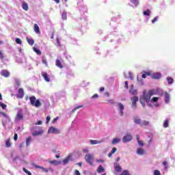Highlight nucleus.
I'll list each match as a JSON object with an SVG mask.
<instances>
[{
  "label": "nucleus",
  "instance_id": "1",
  "mask_svg": "<svg viewBox=\"0 0 175 175\" xmlns=\"http://www.w3.org/2000/svg\"><path fill=\"white\" fill-rule=\"evenodd\" d=\"M155 94L154 90H149L147 92H144L142 96L139 98V102L141 105H142V107H146V103H150V99H151V97L152 95Z\"/></svg>",
  "mask_w": 175,
  "mask_h": 175
},
{
  "label": "nucleus",
  "instance_id": "2",
  "mask_svg": "<svg viewBox=\"0 0 175 175\" xmlns=\"http://www.w3.org/2000/svg\"><path fill=\"white\" fill-rule=\"evenodd\" d=\"M28 99H29L31 106H33L34 107H40L42 106V103H40V100L39 99L36 100V97H35V96H32L30 97H28V96H27L25 97V100H28Z\"/></svg>",
  "mask_w": 175,
  "mask_h": 175
},
{
  "label": "nucleus",
  "instance_id": "3",
  "mask_svg": "<svg viewBox=\"0 0 175 175\" xmlns=\"http://www.w3.org/2000/svg\"><path fill=\"white\" fill-rule=\"evenodd\" d=\"M131 102H132V104H131L132 107H134V109H136V107H137V103L139 102V97L136 96L131 97Z\"/></svg>",
  "mask_w": 175,
  "mask_h": 175
},
{
  "label": "nucleus",
  "instance_id": "4",
  "mask_svg": "<svg viewBox=\"0 0 175 175\" xmlns=\"http://www.w3.org/2000/svg\"><path fill=\"white\" fill-rule=\"evenodd\" d=\"M85 159L86 161V162H88V163H90L91 165V166H92V161H94V156L92 154H86L85 156Z\"/></svg>",
  "mask_w": 175,
  "mask_h": 175
},
{
  "label": "nucleus",
  "instance_id": "5",
  "mask_svg": "<svg viewBox=\"0 0 175 175\" xmlns=\"http://www.w3.org/2000/svg\"><path fill=\"white\" fill-rule=\"evenodd\" d=\"M48 133H55L58 135L59 133V130L57 128L51 126L48 130Z\"/></svg>",
  "mask_w": 175,
  "mask_h": 175
},
{
  "label": "nucleus",
  "instance_id": "6",
  "mask_svg": "<svg viewBox=\"0 0 175 175\" xmlns=\"http://www.w3.org/2000/svg\"><path fill=\"white\" fill-rule=\"evenodd\" d=\"M132 139H133L132 135L127 134L124 137H123L122 142L124 143H128V142H131Z\"/></svg>",
  "mask_w": 175,
  "mask_h": 175
},
{
  "label": "nucleus",
  "instance_id": "7",
  "mask_svg": "<svg viewBox=\"0 0 175 175\" xmlns=\"http://www.w3.org/2000/svg\"><path fill=\"white\" fill-rule=\"evenodd\" d=\"M16 98H18V99H23V98H24V90L23 88L18 89Z\"/></svg>",
  "mask_w": 175,
  "mask_h": 175
},
{
  "label": "nucleus",
  "instance_id": "8",
  "mask_svg": "<svg viewBox=\"0 0 175 175\" xmlns=\"http://www.w3.org/2000/svg\"><path fill=\"white\" fill-rule=\"evenodd\" d=\"M24 115L21 111H18L15 117V121H21V120H23Z\"/></svg>",
  "mask_w": 175,
  "mask_h": 175
},
{
  "label": "nucleus",
  "instance_id": "9",
  "mask_svg": "<svg viewBox=\"0 0 175 175\" xmlns=\"http://www.w3.org/2000/svg\"><path fill=\"white\" fill-rule=\"evenodd\" d=\"M118 106L119 107V111L120 116H124V109H125V107H124V105L121 103H118Z\"/></svg>",
  "mask_w": 175,
  "mask_h": 175
},
{
  "label": "nucleus",
  "instance_id": "10",
  "mask_svg": "<svg viewBox=\"0 0 175 175\" xmlns=\"http://www.w3.org/2000/svg\"><path fill=\"white\" fill-rule=\"evenodd\" d=\"M41 75L42 76V77H44V79L45 80V81H46V83H50V75H49L47 72H42L41 73Z\"/></svg>",
  "mask_w": 175,
  "mask_h": 175
},
{
  "label": "nucleus",
  "instance_id": "11",
  "mask_svg": "<svg viewBox=\"0 0 175 175\" xmlns=\"http://www.w3.org/2000/svg\"><path fill=\"white\" fill-rule=\"evenodd\" d=\"M32 165L33 167H36V169H42V172H44V173H49V170L47 168H44L40 165H38L35 163H33Z\"/></svg>",
  "mask_w": 175,
  "mask_h": 175
},
{
  "label": "nucleus",
  "instance_id": "12",
  "mask_svg": "<svg viewBox=\"0 0 175 175\" xmlns=\"http://www.w3.org/2000/svg\"><path fill=\"white\" fill-rule=\"evenodd\" d=\"M43 134V131L42 130L41 127H38V131H35L34 133H32V136H39L40 135Z\"/></svg>",
  "mask_w": 175,
  "mask_h": 175
},
{
  "label": "nucleus",
  "instance_id": "13",
  "mask_svg": "<svg viewBox=\"0 0 175 175\" xmlns=\"http://www.w3.org/2000/svg\"><path fill=\"white\" fill-rule=\"evenodd\" d=\"M114 167H115L116 172H117L118 173L122 172V169L121 168V166H120V164L115 163Z\"/></svg>",
  "mask_w": 175,
  "mask_h": 175
},
{
  "label": "nucleus",
  "instance_id": "14",
  "mask_svg": "<svg viewBox=\"0 0 175 175\" xmlns=\"http://www.w3.org/2000/svg\"><path fill=\"white\" fill-rule=\"evenodd\" d=\"M1 75L4 77H9V76H10V72L6 70H3L1 72Z\"/></svg>",
  "mask_w": 175,
  "mask_h": 175
},
{
  "label": "nucleus",
  "instance_id": "15",
  "mask_svg": "<svg viewBox=\"0 0 175 175\" xmlns=\"http://www.w3.org/2000/svg\"><path fill=\"white\" fill-rule=\"evenodd\" d=\"M161 77V73L156 72L152 75V79L154 80H158Z\"/></svg>",
  "mask_w": 175,
  "mask_h": 175
},
{
  "label": "nucleus",
  "instance_id": "16",
  "mask_svg": "<svg viewBox=\"0 0 175 175\" xmlns=\"http://www.w3.org/2000/svg\"><path fill=\"white\" fill-rule=\"evenodd\" d=\"M137 154H138V155H144V154H146V151L142 148H138L137 149Z\"/></svg>",
  "mask_w": 175,
  "mask_h": 175
},
{
  "label": "nucleus",
  "instance_id": "17",
  "mask_svg": "<svg viewBox=\"0 0 175 175\" xmlns=\"http://www.w3.org/2000/svg\"><path fill=\"white\" fill-rule=\"evenodd\" d=\"M33 31L36 33H40V28L39 27V26L36 23H35L34 25H33Z\"/></svg>",
  "mask_w": 175,
  "mask_h": 175
},
{
  "label": "nucleus",
  "instance_id": "18",
  "mask_svg": "<svg viewBox=\"0 0 175 175\" xmlns=\"http://www.w3.org/2000/svg\"><path fill=\"white\" fill-rule=\"evenodd\" d=\"M55 65L56 66H57V68H60V69H62V68H64V66H62V63H61V61L58 59L55 61Z\"/></svg>",
  "mask_w": 175,
  "mask_h": 175
},
{
  "label": "nucleus",
  "instance_id": "19",
  "mask_svg": "<svg viewBox=\"0 0 175 175\" xmlns=\"http://www.w3.org/2000/svg\"><path fill=\"white\" fill-rule=\"evenodd\" d=\"M143 73L144 74L142 76V79H146L147 76H151V72L150 71H143Z\"/></svg>",
  "mask_w": 175,
  "mask_h": 175
},
{
  "label": "nucleus",
  "instance_id": "20",
  "mask_svg": "<svg viewBox=\"0 0 175 175\" xmlns=\"http://www.w3.org/2000/svg\"><path fill=\"white\" fill-rule=\"evenodd\" d=\"M49 163H51V165H54V166H58V165L61 163L59 161L57 160L49 161Z\"/></svg>",
  "mask_w": 175,
  "mask_h": 175
},
{
  "label": "nucleus",
  "instance_id": "21",
  "mask_svg": "<svg viewBox=\"0 0 175 175\" xmlns=\"http://www.w3.org/2000/svg\"><path fill=\"white\" fill-rule=\"evenodd\" d=\"M170 99V95L169 94V93L165 92V103H169Z\"/></svg>",
  "mask_w": 175,
  "mask_h": 175
},
{
  "label": "nucleus",
  "instance_id": "22",
  "mask_svg": "<svg viewBox=\"0 0 175 175\" xmlns=\"http://www.w3.org/2000/svg\"><path fill=\"white\" fill-rule=\"evenodd\" d=\"M22 9L23 10H25L26 12L28 11L29 7H28V3L27 2L24 1L23 5H22Z\"/></svg>",
  "mask_w": 175,
  "mask_h": 175
},
{
  "label": "nucleus",
  "instance_id": "23",
  "mask_svg": "<svg viewBox=\"0 0 175 175\" xmlns=\"http://www.w3.org/2000/svg\"><path fill=\"white\" fill-rule=\"evenodd\" d=\"M120 142H121V139H120V138H113L112 142H111V144H118V143H120Z\"/></svg>",
  "mask_w": 175,
  "mask_h": 175
},
{
  "label": "nucleus",
  "instance_id": "24",
  "mask_svg": "<svg viewBox=\"0 0 175 175\" xmlns=\"http://www.w3.org/2000/svg\"><path fill=\"white\" fill-rule=\"evenodd\" d=\"M26 39L30 46H33V44L35 43V40H33V39L29 38H27Z\"/></svg>",
  "mask_w": 175,
  "mask_h": 175
},
{
  "label": "nucleus",
  "instance_id": "25",
  "mask_svg": "<svg viewBox=\"0 0 175 175\" xmlns=\"http://www.w3.org/2000/svg\"><path fill=\"white\" fill-rule=\"evenodd\" d=\"M90 144L92 145H95V144H100V141H98V140H92L91 139L90 141Z\"/></svg>",
  "mask_w": 175,
  "mask_h": 175
},
{
  "label": "nucleus",
  "instance_id": "26",
  "mask_svg": "<svg viewBox=\"0 0 175 175\" xmlns=\"http://www.w3.org/2000/svg\"><path fill=\"white\" fill-rule=\"evenodd\" d=\"M150 125V122L147 121V120H144L142 123H141V126H147Z\"/></svg>",
  "mask_w": 175,
  "mask_h": 175
},
{
  "label": "nucleus",
  "instance_id": "27",
  "mask_svg": "<svg viewBox=\"0 0 175 175\" xmlns=\"http://www.w3.org/2000/svg\"><path fill=\"white\" fill-rule=\"evenodd\" d=\"M134 122H135L137 125H142V119L140 118H135Z\"/></svg>",
  "mask_w": 175,
  "mask_h": 175
},
{
  "label": "nucleus",
  "instance_id": "28",
  "mask_svg": "<svg viewBox=\"0 0 175 175\" xmlns=\"http://www.w3.org/2000/svg\"><path fill=\"white\" fill-rule=\"evenodd\" d=\"M102 172H105V168H103L102 165H99V167L97 168V172L102 173Z\"/></svg>",
  "mask_w": 175,
  "mask_h": 175
},
{
  "label": "nucleus",
  "instance_id": "29",
  "mask_svg": "<svg viewBox=\"0 0 175 175\" xmlns=\"http://www.w3.org/2000/svg\"><path fill=\"white\" fill-rule=\"evenodd\" d=\"M12 146V143H10V139L5 141V147L9 148Z\"/></svg>",
  "mask_w": 175,
  "mask_h": 175
},
{
  "label": "nucleus",
  "instance_id": "30",
  "mask_svg": "<svg viewBox=\"0 0 175 175\" xmlns=\"http://www.w3.org/2000/svg\"><path fill=\"white\" fill-rule=\"evenodd\" d=\"M130 92H131V95H134V96H136L138 94L137 90H135V89L131 90Z\"/></svg>",
  "mask_w": 175,
  "mask_h": 175
},
{
  "label": "nucleus",
  "instance_id": "31",
  "mask_svg": "<svg viewBox=\"0 0 175 175\" xmlns=\"http://www.w3.org/2000/svg\"><path fill=\"white\" fill-rule=\"evenodd\" d=\"M130 1L135 5V6H139V0H130Z\"/></svg>",
  "mask_w": 175,
  "mask_h": 175
},
{
  "label": "nucleus",
  "instance_id": "32",
  "mask_svg": "<svg viewBox=\"0 0 175 175\" xmlns=\"http://www.w3.org/2000/svg\"><path fill=\"white\" fill-rule=\"evenodd\" d=\"M169 127V120H165L163 122V128H168Z\"/></svg>",
  "mask_w": 175,
  "mask_h": 175
},
{
  "label": "nucleus",
  "instance_id": "33",
  "mask_svg": "<svg viewBox=\"0 0 175 175\" xmlns=\"http://www.w3.org/2000/svg\"><path fill=\"white\" fill-rule=\"evenodd\" d=\"M31 142H32V137H28L26 139V146H29V143H31Z\"/></svg>",
  "mask_w": 175,
  "mask_h": 175
},
{
  "label": "nucleus",
  "instance_id": "34",
  "mask_svg": "<svg viewBox=\"0 0 175 175\" xmlns=\"http://www.w3.org/2000/svg\"><path fill=\"white\" fill-rule=\"evenodd\" d=\"M167 81L168 82V84H173V81H174L173 78H172L170 77H167Z\"/></svg>",
  "mask_w": 175,
  "mask_h": 175
},
{
  "label": "nucleus",
  "instance_id": "35",
  "mask_svg": "<svg viewBox=\"0 0 175 175\" xmlns=\"http://www.w3.org/2000/svg\"><path fill=\"white\" fill-rule=\"evenodd\" d=\"M120 175H131V173H129V171L124 170L122 172Z\"/></svg>",
  "mask_w": 175,
  "mask_h": 175
},
{
  "label": "nucleus",
  "instance_id": "36",
  "mask_svg": "<svg viewBox=\"0 0 175 175\" xmlns=\"http://www.w3.org/2000/svg\"><path fill=\"white\" fill-rule=\"evenodd\" d=\"M33 50L35 53H36V54H38V55H40V54H42V52L39 50L37 49L36 47L33 48Z\"/></svg>",
  "mask_w": 175,
  "mask_h": 175
},
{
  "label": "nucleus",
  "instance_id": "37",
  "mask_svg": "<svg viewBox=\"0 0 175 175\" xmlns=\"http://www.w3.org/2000/svg\"><path fill=\"white\" fill-rule=\"evenodd\" d=\"M62 20H66V18H68V16L66 14V12H63L62 15Z\"/></svg>",
  "mask_w": 175,
  "mask_h": 175
},
{
  "label": "nucleus",
  "instance_id": "38",
  "mask_svg": "<svg viewBox=\"0 0 175 175\" xmlns=\"http://www.w3.org/2000/svg\"><path fill=\"white\" fill-rule=\"evenodd\" d=\"M42 64H44L45 66H49V64H47V60L44 57H43L42 59Z\"/></svg>",
  "mask_w": 175,
  "mask_h": 175
},
{
  "label": "nucleus",
  "instance_id": "39",
  "mask_svg": "<svg viewBox=\"0 0 175 175\" xmlns=\"http://www.w3.org/2000/svg\"><path fill=\"white\" fill-rule=\"evenodd\" d=\"M150 14H151V11H150V10H147L146 11L144 12V16H150Z\"/></svg>",
  "mask_w": 175,
  "mask_h": 175
},
{
  "label": "nucleus",
  "instance_id": "40",
  "mask_svg": "<svg viewBox=\"0 0 175 175\" xmlns=\"http://www.w3.org/2000/svg\"><path fill=\"white\" fill-rule=\"evenodd\" d=\"M81 107H83V105H79L78 107H75L72 110V112L75 113V111H76V110H79V109H81Z\"/></svg>",
  "mask_w": 175,
  "mask_h": 175
},
{
  "label": "nucleus",
  "instance_id": "41",
  "mask_svg": "<svg viewBox=\"0 0 175 175\" xmlns=\"http://www.w3.org/2000/svg\"><path fill=\"white\" fill-rule=\"evenodd\" d=\"M23 172H25V173H26V174L28 175H32V173H31V172L28 171L27 168L24 167L23 169Z\"/></svg>",
  "mask_w": 175,
  "mask_h": 175
},
{
  "label": "nucleus",
  "instance_id": "42",
  "mask_svg": "<svg viewBox=\"0 0 175 175\" xmlns=\"http://www.w3.org/2000/svg\"><path fill=\"white\" fill-rule=\"evenodd\" d=\"M107 103H109V105H114L115 102L114 100L113 99H109L107 100Z\"/></svg>",
  "mask_w": 175,
  "mask_h": 175
},
{
  "label": "nucleus",
  "instance_id": "43",
  "mask_svg": "<svg viewBox=\"0 0 175 175\" xmlns=\"http://www.w3.org/2000/svg\"><path fill=\"white\" fill-rule=\"evenodd\" d=\"M0 106L3 109V110H6V105L5 104H3V103H1Z\"/></svg>",
  "mask_w": 175,
  "mask_h": 175
},
{
  "label": "nucleus",
  "instance_id": "44",
  "mask_svg": "<svg viewBox=\"0 0 175 175\" xmlns=\"http://www.w3.org/2000/svg\"><path fill=\"white\" fill-rule=\"evenodd\" d=\"M15 42H16V43H17V44H21V43H22L21 40L18 38L15 39Z\"/></svg>",
  "mask_w": 175,
  "mask_h": 175
},
{
  "label": "nucleus",
  "instance_id": "45",
  "mask_svg": "<svg viewBox=\"0 0 175 175\" xmlns=\"http://www.w3.org/2000/svg\"><path fill=\"white\" fill-rule=\"evenodd\" d=\"M68 162H69V157H67L63 160L64 165H66V163H68Z\"/></svg>",
  "mask_w": 175,
  "mask_h": 175
},
{
  "label": "nucleus",
  "instance_id": "46",
  "mask_svg": "<svg viewBox=\"0 0 175 175\" xmlns=\"http://www.w3.org/2000/svg\"><path fill=\"white\" fill-rule=\"evenodd\" d=\"M159 100V98H158V97H153L152 98V102H158V100Z\"/></svg>",
  "mask_w": 175,
  "mask_h": 175
},
{
  "label": "nucleus",
  "instance_id": "47",
  "mask_svg": "<svg viewBox=\"0 0 175 175\" xmlns=\"http://www.w3.org/2000/svg\"><path fill=\"white\" fill-rule=\"evenodd\" d=\"M154 175H161V172H159V170H154Z\"/></svg>",
  "mask_w": 175,
  "mask_h": 175
},
{
  "label": "nucleus",
  "instance_id": "48",
  "mask_svg": "<svg viewBox=\"0 0 175 175\" xmlns=\"http://www.w3.org/2000/svg\"><path fill=\"white\" fill-rule=\"evenodd\" d=\"M137 143H138V144L140 147H143V146H144V144L143 143V141L139 140V141L137 142Z\"/></svg>",
  "mask_w": 175,
  "mask_h": 175
},
{
  "label": "nucleus",
  "instance_id": "49",
  "mask_svg": "<svg viewBox=\"0 0 175 175\" xmlns=\"http://www.w3.org/2000/svg\"><path fill=\"white\" fill-rule=\"evenodd\" d=\"M0 58L1 59H3L5 58V56L3 55V53H2V51H0Z\"/></svg>",
  "mask_w": 175,
  "mask_h": 175
},
{
  "label": "nucleus",
  "instance_id": "50",
  "mask_svg": "<svg viewBox=\"0 0 175 175\" xmlns=\"http://www.w3.org/2000/svg\"><path fill=\"white\" fill-rule=\"evenodd\" d=\"M157 21H158V16L154 17V18L152 20V24H154V23H157Z\"/></svg>",
  "mask_w": 175,
  "mask_h": 175
},
{
  "label": "nucleus",
  "instance_id": "51",
  "mask_svg": "<svg viewBox=\"0 0 175 175\" xmlns=\"http://www.w3.org/2000/svg\"><path fill=\"white\" fill-rule=\"evenodd\" d=\"M0 114H2V116H3L5 117V118H9V116H8V115H6V113H5V112H0Z\"/></svg>",
  "mask_w": 175,
  "mask_h": 175
},
{
  "label": "nucleus",
  "instance_id": "52",
  "mask_svg": "<svg viewBox=\"0 0 175 175\" xmlns=\"http://www.w3.org/2000/svg\"><path fill=\"white\" fill-rule=\"evenodd\" d=\"M17 139H18V135H17V133H15L14 136V140L16 142L17 141Z\"/></svg>",
  "mask_w": 175,
  "mask_h": 175
},
{
  "label": "nucleus",
  "instance_id": "53",
  "mask_svg": "<svg viewBox=\"0 0 175 175\" xmlns=\"http://www.w3.org/2000/svg\"><path fill=\"white\" fill-rule=\"evenodd\" d=\"M50 120H51V118L50 116H46V124H49L50 122Z\"/></svg>",
  "mask_w": 175,
  "mask_h": 175
},
{
  "label": "nucleus",
  "instance_id": "54",
  "mask_svg": "<svg viewBox=\"0 0 175 175\" xmlns=\"http://www.w3.org/2000/svg\"><path fill=\"white\" fill-rule=\"evenodd\" d=\"M99 96H98V94H94L92 96V99H95L96 98H98Z\"/></svg>",
  "mask_w": 175,
  "mask_h": 175
},
{
  "label": "nucleus",
  "instance_id": "55",
  "mask_svg": "<svg viewBox=\"0 0 175 175\" xmlns=\"http://www.w3.org/2000/svg\"><path fill=\"white\" fill-rule=\"evenodd\" d=\"M75 174L76 175H81V174H80V172L77 170H75Z\"/></svg>",
  "mask_w": 175,
  "mask_h": 175
},
{
  "label": "nucleus",
  "instance_id": "56",
  "mask_svg": "<svg viewBox=\"0 0 175 175\" xmlns=\"http://www.w3.org/2000/svg\"><path fill=\"white\" fill-rule=\"evenodd\" d=\"M116 151H117V148H112L111 152V154H114V152H116Z\"/></svg>",
  "mask_w": 175,
  "mask_h": 175
},
{
  "label": "nucleus",
  "instance_id": "57",
  "mask_svg": "<svg viewBox=\"0 0 175 175\" xmlns=\"http://www.w3.org/2000/svg\"><path fill=\"white\" fill-rule=\"evenodd\" d=\"M42 122L41 120H38L36 123V125H42Z\"/></svg>",
  "mask_w": 175,
  "mask_h": 175
},
{
  "label": "nucleus",
  "instance_id": "58",
  "mask_svg": "<svg viewBox=\"0 0 175 175\" xmlns=\"http://www.w3.org/2000/svg\"><path fill=\"white\" fill-rule=\"evenodd\" d=\"M163 165L164 166H165V169H167V161H163Z\"/></svg>",
  "mask_w": 175,
  "mask_h": 175
},
{
  "label": "nucleus",
  "instance_id": "59",
  "mask_svg": "<svg viewBox=\"0 0 175 175\" xmlns=\"http://www.w3.org/2000/svg\"><path fill=\"white\" fill-rule=\"evenodd\" d=\"M124 84H125L124 88H126V89H128V88H129V86H128V81H126L124 82Z\"/></svg>",
  "mask_w": 175,
  "mask_h": 175
},
{
  "label": "nucleus",
  "instance_id": "60",
  "mask_svg": "<svg viewBox=\"0 0 175 175\" xmlns=\"http://www.w3.org/2000/svg\"><path fill=\"white\" fill-rule=\"evenodd\" d=\"M96 161H97L98 163H103V162H104V161L102 160V159H98Z\"/></svg>",
  "mask_w": 175,
  "mask_h": 175
},
{
  "label": "nucleus",
  "instance_id": "61",
  "mask_svg": "<svg viewBox=\"0 0 175 175\" xmlns=\"http://www.w3.org/2000/svg\"><path fill=\"white\" fill-rule=\"evenodd\" d=\"M58 118H59L58 117L54 118V119L53 120V122H57V120H58Z\"/></svg>",
  "mask_w": 175,
  "mask_h": 175
},
{
  "label": "nucleus",
  "instance_id": "62",
  "mask_svg": "<svg viewBox=\"0 0 175 175\" xmlns=\"http://www.w3.org/2000/svg\"><path fill=\"white\" fill-rule=\"evenodd\" d=\"M103 91H105V88H100V92H103Z\"/></svg>",
  "mask_w": 175,
  "mask_h": 175
},
{
  "label": "nucleus",
  "instance_id": "63",
  "mask_svg": "<svg viewBox=\"0 0 175 175\" xmlns=\"http://www.w3.org/2000/svg\"><path fill=\"white\" fill-rule=\"evenodd\" d=\"M111 155H113V153H111V152H110L108 154L109 158H111Z\"/></svg>",
  "mask_w": 175,
  "mask_h": 175
},
{
  "label": "nucleus",
  "instance_id": "64",
  "mask_svg": "<svg viewBox=\"0 0 175 175\" xmlns=\"http://www.w3.org/2000/svg\"><path fill=\"white\" fill-rule=\"evenodd\" d=\"M83 152H85V153L88 152V149H83Z\"/></svg>",
  "mask_w": 175,
  "mask_h": 175
}]
</instances>
